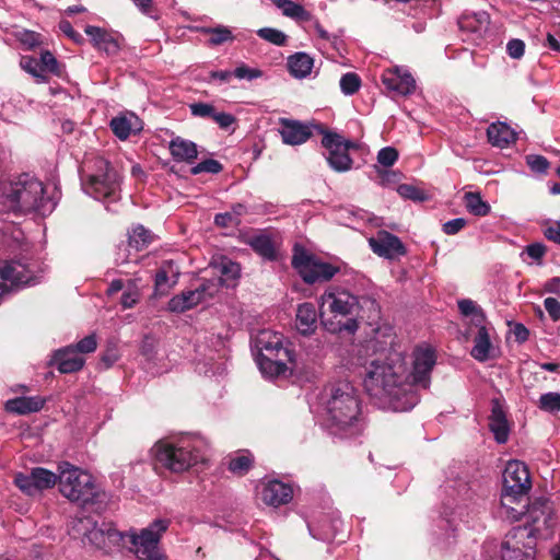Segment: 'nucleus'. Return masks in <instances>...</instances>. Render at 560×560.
Returning <instances> with one entry per match:
<instances>
[{"label": "nucleus", "instance_id": "58836bf2", "mask_svg": "<svg viewBox=\"0 0 560 560\" xmlns=\"http://www.w3.org/2000/svg\"><path fill=\"white\" fill-rule=\"evenodd\" d=\"M198 31L202 34L210 35L209 44L211 46H219L228 42L234 40V35L229 26L219 24L217 26H202Z\"/></svg>", "mask_w": 560, "mask_h": 560}, {"label": "nucleus", "instance_id": "c756f323", "mask_svg": "<svg viewBox=\"0 0 560 560\" xmlns=\"http://www.w3.org/2000/svg\"><path fill=\"white\" fill-rule=\"evenodd\" d=\"M203 287L182 292L170 300L168 310L174 313H183L198 305L203 300Z\"/></svg>", "mask_w": 560, "mask_h": 560}, {"label": "nucleus", "instance_id": "ddd939ff", "mask_svg": "<svg viewBox=\"0 0 560 560\" xmlns=\"http://www.w3.org/2000/svg\"><path fill=\"white\" fill-rule=\"evenodd\" d=\"M292 266L302 279L310 284L328 281L339 271L338 267L322 261L299 247L294 248Z\"/></svg>", "mask_w": 560, "mask_h": 560}, {"label": "nucleus", "instance_id": "6ab92c4d", "mask_svg": "<svg viewBox=\"0 0 560 560\" xmlns=\"http://www.w3.org/2000/svg\"><path fill=\"white\" fill-rule=\"evenodd\" d=\"M310 535L322 541L334 540L343 528V522L338 512L320 514L314 522L307 523Z\"/></svg>", "mask_w": 560, "mask_h": 560}, {"label": "nucleus", "instance_id": "f03ea898", "mask_svg": "<svg viewBox=\"0 0 560 560\" xmlns=\"http://www.w3.org/2000/svg\"><path fill=\"white\" fill-rule=\"evenodd\" d=\"M168 526V520L158 518L139 533L133 528L119 530L112 522L97 523L85 516L73 520L69 533L107 555L127 550L139 560H162L159 542Z\"/></svg>", "mask_w": 560, "mask_h": 560}, {"label": "nucleus", "instance_id": "f257e3e1", "mask_svg": "<svg viewBox=\"0 0 560 560\" xmlns=\"http://www.w3.org/2000/svg\"><path fill=\"white\" fill-rule=\"evenodd\" d=\"M387 345H392V340L381 342L371 338L358 349V362L365 370L363 386L380 408L409 411L420 400L417 389L430 387L436 355L430 347L416 348L411 372L406 376L405 358L387 349Z\"/></svg>", "mask_w": 560, "mask_h": 560}, {"label": "nucleus", "instance_id": "4d7b16f0", "mask_svg": "<svg viewBox=\"0 0 560 560\" xmlns=\"http://www.w3.org/2000/svg\"><path fill=\"white\" fill-rule=\"evenodd\" d=\"M75 349V352L80 355L92 353L97 348V339L95 334H91L89 336H85L80 341H78L75 345H72Z\"/></svg>", "mask_w": 560, "mask_h": 560}, {"label": "nucleus", "instance_id": "680f3d73", "mask_svg": "<svg viewBox=\"0 0 560 560\" xmlns=\"http://www.w3.org/2000/svg\"><path fill=\"white\" fill-rule=\"evenodd\" d=\"M529 258H532L538 265L541 264V259L546 254V246L541 243H533L525 247L524 252Z\"/></svg>", "mask_w": 560, "mask_h": 560}, {"label": "nucleus", "instance_id": "39448f33", "mask_svg": "<svg viewBox=\"0 0 560 560\" xmlns=\"http://www.w3.org/2000/svg\"><path fill=\"white\" fill-rule=\"evenodd\" d=\"M0 205L7 212L14 214L35 212L46 217L55 210L57 198L48 194L36 176L23 173L0 182Z\"/></svg>", "mask_w": 560, "mask_h": 560}, {"label": "nucleus", "instance_id": "423d86ee", "mask_svg": "<svg viewBox=\"0 0 560 560\" xmlns=\"http://www.w3.org/2000/svg\"><path fill=\"white\" fill-rule=\"evenodd\" d=\"M209 443L198 433H179L158 441L152 447L156 463L166 470L182 474L205 463Z\"/></svg>", "mask_w": 560, "mask_h": 560}, {"label": "nucleus", "instance_id": "49530a36", "mask_svg": "<svg viewBox=\"0 0 560 560\" xmlns=\"http://www.w3.org/2000/svg\"><path fill=\"white\" fill-rule=\"evenodd\" d=\"M272 3L282 11L283 15L305 21L308 19V12L299 3L293 0H271Z\"/></svg>", "mask_w": 560, "mask_h": 560}, {"label": "nucleus", "instance_id": "0eeeda50", "mask_svg": "<svg viewBox=\"0 0 560 560\" xmlns=\"http://www.w3.org/2000/svg\"><path fill=\"white\" fill-rule=\"evenodd\" d=\"M359 307V296L349 290L330 285L319 298V316L323 327L331 334L354 335L359 329L355 318Z\"/></svg>", "mask_w": 560, "mask_h": 560}, {"label": "nucleus", "instance_id": "b1692460", "mask_svg": "<svg viewBox=\"0 0 560 560\" xmlns=\"http://www.w3.org/2000/svg\"><path fill=\"white\" fill-rule=\"evenodd\" d=\"M84 32L97 50L103 51L107 56H116L119 52L120 44L118 36L113 32L93 25H88Z\"/></svg>", "mask_w": 560, "mask_h": 560}, {"label": "nucleus", "instance_id": "20e7f679", "mask_svg": "<svg viewBox=\"0 0 560 560\" xmlns=\"http://www.w3.org/2000/svg\"><path fill=\"white\" fill-rule=\"evenodd\" d=\"M447 499L441 512V527L448 538L455 537L459 525L468 529L482 527V515L486 513L487 501L478 493V483L467 475L450 478L445 486Z\"/></svg>", "mask_w": 560, "mask_h": 560}, {"label": "nucleus", "instance_id": "c9c22d12", "mask_svg": "<svg viewBox=\"0 0 560 560\" xmlns=\"http://www.w3.org/2000/svg\"><path fill=\"white\" fill-rule=\"evenodd\" d=\"M170 151L175 161L191 162L197 158V145L189 140L179 137L170 142Z\"/></svg>", "mask_w": 560, "mask_h": 560}, {"label": "nucleus", "instance_id": "e2e57ef3", "mask_svg": "<svg viewBox=\"0 0 560 560\" xmlns=\"http://www.w3.org/2000/svg\"><path fill=\"white\" fill-rule=\"evenodd\" d=\"M397 192L406 199L422 200V192L417 187L409 184L399 185Z\"/></svg>", "mask_w": 560, "mask_h": 560}, {"label": "nucleus", "instance_id": "72a5a7b5", "mask_svg": "<svg viewBox=\"0 0 560 560\" xmlns=\"http://www.w3.org/2000/svg\"><path fill=\"white\" fill-rule=\"evenodd\" d=\"M44 399L39 396L16 397L5 402V410L18 415H27L40 410L44 406Z\"/></svg>", "mask_w": 560, "mask_h": 560}, {"label": "nucleus", "instance_id": "393cba45", "mask_svg": "<svg viewBox=\"0 0 560 560\" xmlns=\"http://www.w3.org/2000/svg\"><path fill=\"white\" fill-rule=\"evenodd\" d=\"M488 425L498 443L502 444L508 441L510 427L503 406L498 399H493L491 402V415L489 416Z\"/></svg>", "mask_w": 560, "mask_h": 560}, {"label": "nucleus", "instance_id": "bb28decb", "mask_svg": "<svg viewBox=\"0 0 560 560\" xmlns=\"http://www.w3.org/2000/svg\"><path fill=\"white\" fill-rule=\"evenodd\" d=\"M506 494L508 491H505V489L502 488L500 506L497 513L500 517L510 521H518L520 517L524 514V509L527 506L526 495L511 494L510 500H505Z\"/></svg>", "mask_w": 560, "mask_h": 560}, {"label": "nucleus", "instance_id": "4c0bfd02", "mask_svg": "<svg viewBox=\"0 0 560 560\" xmlns=\"http://www.w3.org/2000/svg\"><path fill=\"white\" fill-rule=\"evenodd\" d=\"M141 279L138 277L127 279V287L122 291L119 304L124 310L131 308L140 301Z\"/></svg>", "mask_w": 560, "mask_h": 560}, {"label": "nucleus", "instance_id": "7ed1b4c3", "mask_svg": "<svg viewBox=\"0 0 560 560\" xmlns=\"http://www.w3.org/2000/svg\"><path fill=\"white\" fill-rule=\"evenodd\" d=\"M322 424L331 436L352 439L364 430L357 389L349 382L331 384L318 398Z\"/></svg>", "mask_w": 560, "mask_h": 560}, {"label": "nucleus", "instance_id": "7c9ffc66", "mask_svg": "<svg viewBox=\"0 0 560 560\" xmlns=\"http://www.w3.org/2000/svg\"><path fill=\"white\" fill-rule=\"evenodd\" d=\"M179 270L172 261H165L156 271L154 277V287L158 294H164L177 282Z\"/></svg>", "mask_w": 560, "mask_h": 560}, {"label": "nucleus", "instance_id": "4be33fe9", "mask_svg": "<svg viewBox=\"0 0 560 560\" xmlns=\"http://www.w3.org/2000/svg\"><path fill=\"white\" fill-rule=\"evenodd\" d=\"M382 81L387 90L401 96L410 95L416 90V81L406 68L395 67L386 70L383 73Z\"/></svg>", "mask_w": 560, "mask_h": 560}, {"label": "nucleus", "instance_id": "6e6552de", "mask_svg": "<svg viewBox=\"0 0 560 560\" xmlns=\"http://www.w3.org/2000/svg\"><path fill=\"white\" fill-rule=\"evenodd\" d=\"M252 346L257 351L256 363L264 377L273 380L287 375L288 364L294 361V349L282 334L261 329L252 336Z\"/></svg>", "mask_w": 560, "mask_h": 560}, {"label": "nucleus", "instance_id": "13d9d810", "mask_svg": "<svg viewBox=\"0 0 560 560\" xmlns=\"http://www.w3.org/2000/svg\"><path fill=\"white\" fill-rule=\"evenodd\" d=\"M233 75L238 80L253 81L262 75V71L257 68H249L245 63H242L235 68Z\"/></svg>", "mask_w": 560, "mask_h": 560}, {"label": "nucleus", "instance_id": "864d4df0", "mask_svg": "<svg viewBox=\"0 0 560 560\" xmlns=\"http://www.w3.org/2000/svg\"><path fill=\"white\" fill-rule=\"evenodd\" d=\"M14 485L22 492H24L27 495H35L37 493L36 488H35V480H33L31 478V472L30 474H23V472L15 474Z\"/></svg>", "mask_w": 560, "mask_h": 560}, {"label": "nucleus", "instance_id": "ea45409f", "mask_svg": "<svg viewBox=\"0 0 560 560\" xmlns=\"http://www.w3.org/2000/svg\"><path fill=\"white\" fill-rule=\"evenodd\" d=\"M31 478L35 480L36 492H40L43 490H47L52 488L56 482H59V475L57 476L55 472L43 468L35 467L31 470Z\"/></svg>", "mask_w": 560, "mask_h": 560}, {"label": "nucleus", "instance_id": "f704fd0d", "mask_svg": "<svg viewBox=\"0 0 560 560\" xmlns=\"http://www.w3.org/2000/svg\"><path fill=\"white\" fill-rule=\"evenodd\" d=\"M288 67L292 77L304 79L311 74L314 59L306 52H295L288 58Z\"/></svg>", "mask_w": 560, "mask_h": 560}, {"label": "nucleus", "instance_id": "2eb2a0df", "mask_svg": "<svg viewBox=\"0 0 560 560\" xmlns=\"http://www.w3.org/2000/svg\"><path fill=\"white\" fill-rule=\"evenodd\" d=\"M20 66L25 72L35 78L37 82H46L48 74L61 77L63 73L62 66L48 50H43L39 58L22 56Z\"/></svg>", "mask_w": 560, "mask_h": 560}, {"label": "nucleus", "instance_id": "3c124183", "mask_svg": "<svg viewBox=\"0 0 560 560\" xmlns=\"http://www.w3.org/2000/svg\"><path fill=\"white\" fill-rule=\"evenodd\" d=\"M339 85L345 95H353L361 86V79L357 73L348 72L341 77Z\"/></svg>", "mask_w": 560, "mask_h": 560}, {"label": "nucleus", "instance_id": "69168bd1", "mask_svg": "<svg viewBox=\"0 0 560 560\" xmlns=\"http://www.w3.org/2000/svg\"><path fill=\"white\" fill-rule=\"evenodd\" d=\"M545 310L553 322L560 319V302L555 298H547L544 301Z\"/></svg>", "mask_w": 560, "mask_h": 560}, {"label": "nucleus", "instance_id": "473e14b6", "mask_svg": "<svg viewBox=\"0 0 560 560\" xmlns=\"http://www.w3.org/2000/svg\"><path fill=\"white\" fill-rule=\"evenodd\" d=\"M477 327L478 332L474 339V347L470 354L475 360L486 362L490 359L492 350L490 335L485 324Z\"/></svg>", "mask_w": 560, "mask_h": 560}, {"label": "nucleus", "instance_id": "4468645a", "mask_svg": "<svg viewBox=\"0 0 560 560\" xmlns=\"http://www.w3.org/2000/svg\"><path fill=\"white\" fill-rule=\"evenodd\" d=\"M524 525L513 527L510 536L516 538H527L533 540L542 534V530L553 526L551 509L547 503H534L527 511Z\"/></svg>", "mask_w": 560, "mask_h": 560}, {"label": "nucleus", "instance_id": "aec40b11", "mask_svg": "<svg viewBox=\"0 0 560 560\" xmlns=\"http://www.w3.org/2000/svg\"><path fill=\"white\" fill-rule=\"evenodd\" d=\"M258 490L262 502L275 508L289 503L293 498L291 485L278 479H262Z\"/></svg>", "mask_w": 560, "mask_h": 560}, {"label": "nucleus", "instance_id": "a18cd8bd", "mask_svg": "<svg viewBox=\"0 0 560 560\" xmlns=\"http://www.w3.org/2000/svg\"><path fill=\"white\" fill-rule=\"evenodd\" d=\"M360 307L357 311V316L362 318L366 317L370 324L375 323L380 318L381 307L377 301L371 296L359 298Z\"/></svg>", "mask_w": 560, "mask_h": 560}, {"label": "nucleus", "instance_id": "774afa93", "mask_svg": "<svg viewBox=\"0 0 560 560\" xmlns=\"http://www.w3.org/2000/svg\"><path fill=\"white\" fill-rule=\"evenodd\" d=\"M466 225V220L463 218H456L450 220L443 224V232L447 235H454L458 233Z\"/></svg>", "mask_w": 560, "mask_h": 560}, {"label": "nucleus", "instance_id": "c03bdc74", "mask_svg": "<svg viewBox=\"0 0 560 560\" xmlns=\"http://www.w3.org/2000/svg\"><path fill=\"white\" fill-rule=\"evenodd\" d=\"M464 201L468 212L474 215L485 217L490 213V205L482 200L479 192H465Z\"/></svg>", "mask_w": 560, "mask_h": 560}, {"label": "nucleus", "instance_id": "603ef678", "mask_svg": "<svg viewBox=\"0 0 560 560\" xmlns=\"http://www.w3.org/2000/svg\"><path fill=\"white\" fill-rule=\"evenodd\" d=\"M218 269L225 280H235L241 275V266L229 258H222L218 264Z\"/></svg>", "mask_w": 560, "mask_h": 560}, {"label": "nucleus", "instance_id": "0e129e2a", "mask_svg": "<svg viewBox=\"0 0 560 560\" xmlns=\"http://www.w3.org/2000/svg\"><path fill=\"white\" fill-rule=\"evenodd\" d=\"M506 51L513 59H520L525 52V44L521 39H511L506 45Z\"/></svg>", "mask_w": 560, "mask_h": 560}, {"label": "nucleus", "instance_id": "338daca9", "mask_svg": "<svg viewBox=\"0 0 560 560\" xmlns=\"http://www.w3.org/2000/svg\"><path fill=\"white\" fill-rule=\"evenodd\" d=\"M59 28L65 35H67L69 38H71L74 43H77V44L83 43V40H84L83 36L80 33H78L77 31H74V28L72 27V25L69 21H66V20L60 21Z\"/></svg>", "mask_w": 560, "mask_h": 560}, {"label": "nucleus", "instance_id": "1a4fd4ad", "mask_svg": "<svg viewBox=\"0 0 560 560\" xmlns=\"http://www.w3.org/2000/svg\"><path fill=\"white\" fill-rule=\"evenodd\" d=\"M83 191L95 200L109 205L120 198V176L110 163L102 156L86 158L80 170Z\"/></svg>", "mask_w": 560, "mask_h": 560}, {"label": "nucleus", "instance_id": "37998d69", "mask_svg": "<svg viewBox=\"0 0 560 560\" xmlns=\"http://www.w3.org/2000/svg\"><path fill=\"white\" fill-rule=\"evenodd\" d=\"M153 241V234L150 230L143 225L135 226L129 233L128 243L129 246L137 252L147 248Z\"/></svg>", "mask_w": 560, "mask_h": 560}, {"label": "nucleus", "instance_id": "f8f14e48", "mask_svg": "<svg viewBox=\"0 0 560 560\" xmlns=\"http://www.w3.org/2000/svg\"><path fill=\"white\" fill-rule=\"evenodd\" d=\"M319 132L323 135L322 145L327 151L325 156L329 167L337 173L350 171L353 160L349 151L358 149V144L337 132L325 129H319Z\"/></svg>", "mask_w": 560, "mask_h": 560}, {"label": "nucleus", "instance_id": "9d476101", "mask_svg": "<svg viewBox=\"0 0 560 560\" xmlns=\"http://www.w3.org/2000/svg\"><path fill=\"white\" fill-rule=\"evenodd\" d=\"M59 469V491L61 494L79 504L104 503L108 500V494L100 489L91 474L78 468L68 462L58 466Z\"/></svg>", "mask_w": 560, "mask_h": 560}, {"label": "nucleus", "instance_id": "412c9836", "mask_svg": "<svg viewBox=\"0 0 560 560\" xmlns=\"http://www.w3.org/2000/svg\"><path fill=\"white\" fill-rule=\"evenodd\" d=\"M369 244L372 250L381 257L388 259L398 258L406 254V248L401 241L387 231H378L376 236L371 237Z\"/></svg>", "mask_w": 560, "mask_h": 560}, {"label": "nucleus", "instance_id": "6e6d98bb", "mask_svg": "<svg viewBox=\"0 0 560 560\" xmlns=\"http://www.w3.org/2000/svg\"><path fill=\"white\" fill-rule=\"evenodd\" d=\"M222 171L220 162L213 159L201 161L197 165L191 167V174L197 175L200 173L218 174Z\"/></svg>", "mask_w": 560, "mask_h": 560}, {"label": "nucleus", "instance_id": "bf43d9fd", "mask_svg": "<svg viewBox=\"0 0 560 560\" xmlns=\"http://www.w3.org/2000/svg\"><path fill=\"white\" fill-rule=\"evenodd\" d=\"M398 159V152L393 147H385L381 149L377 153V162L385 166L390 167L393 166Z\"/></svg>", "mask_w": 560, "mask_h": 560}, {"label": "nucleus", "instance_id": "052dcab7", "mask_svg": "<svg viewBox=\"0 0 560 560\" xmlns=\"http://www.w3.org/2000/svg\"><path fill=\"white\" fill-rule=\"evenodd\" d=\"M191 115L196 117L201 118H213V115H215V108L213 105L209 103H194L189 106Z\"/></svg>", "mask_w": 560, "mask_h": 560}, {"label": "nucleus", "instance_id": "c85d7f7f", "mask_svg": "<svg viewBox=\"0 0 560 560\" xmlns=\"http://www.w3.org/2000/svg\"><path fill=\"white\" fill-rule=\"evenodd\" d=\"M225 354L210 351L203 359H198L196 370L206 376H221L226 372Z\"/></svg>", "mask_w": 560, "mask_h": 560}, {"label": "nucleus", "instance_id": "79ce46f5", "mask_svg": "<svg viewBox=\"0 0 560 560\" xmlns=\"http://www.w3.org/2000/svg\"><path fill=\"white\" fill-rule=\"evenodd\" d=\"M254 456L248 451L235 453L229 462V470L235 475H245L253 466Z\"/></svg>", "mask_w": 560, "mask_h": 560}, {"label": "nucleus", "instance_id": "09e8293b", "mask_svg": "<svg viewBox=\"0 0 560 560\" xmlns=\"http://www.w3.org/2000/svg\"><path fill=\"white\" fill-rule=\"evenodd\" d=\"M538 407L546 412L560 411V393L549 392L539 397Z\"/></svg>", "mask_w": 560, "mask_h": 560}, {"label": "nucleus", "instance_id": "5fc2aeb1", "mask_svg": "<svg viewBox=\"0 0 560 560\" xmlns=\"http://www.w3.org/2000/svg\"><path fill=\"white\" fill-rule=\"evenodd\" d=\"M526 164L530 171L536 174H546L550 166L549 161L544 155L539 154L526 155Z\"/></svg>", "mask_w": 560, "mask_h": 560}, {"label": "nucleus", "instance_id": "9b49d317", "mask_svg": "<svg viewBox=\"0 0 560 560\" xmlns=\"http://www.w3.org/2000/svg\"><path fill=\"white\" fill-rule=\"evenodd\" d=\"M37 262L26 257L0 265V299L12 290L38 282Z\"/></svg>", "mask_w": 560, "mask_h": 560}, {"label": "nucleus", "instance_id": "de8ad7c7", "mask_svg": "<svg viewBox=\"0 0 560 560\" xmlns=\"http://www.w3.org/2000/svg\"><path fill=\"white\" fill-rule=\"evenodd\" d=\"M110 129L120 140L127 139L131 133V121L125 116L114 117L110 120Z\"/></svg>", "mask_w": 560, "mask_h": 560}, {"label": "nucleus", "instance_id": "5701e85b", "mask_svg": "<svg viewBox=\"0 0 560 560\" xmlns=\"http://www.w3.org/2000/svg\"><path fill=\"white\" fill-rule=\"evenodd\" d=\"M85 363V359L75 352L73 346H67L52 352L50 364L55 365L62 374H69L80 371Z\"/></svg>", "mask_w": 560, "mask_h": 560}, {"label": "nucleus", "instance_id": "cd10ccee", "mask_svg": "<svg viewBox=\"0 0 560 560\" xmlns=\"http://www.w3.org/2000/svg\"><path fill=\"white\" fill-rule=\"evenodd\" d=\"M318 313L315 305L311 302L302 303L298 306L295 316V327L302 335H311L317 328Z\"/></svg>", "mask_w": 560, "mask_h": 560}, {"label": "nucleus", "instance_id": "a878e982", "mask_svg": "<svg viewBox=\"0 0 560 560\" xmlns=\"http://www.w3.org/2000/svg\"><path fill=\"white\" fill-rule=\"evenodd\" d=\"M523 538H512L510 533L506 535V540L501 546L502 560H533L534 559V541L529 540L523 542L526 550H522L518 546Z\"/></svg>", "mask_w": 560, "mask_h": 560}, {"label": "nucleus", "instance_id": "a211bd4d", "mask_svg": "<svg viewBox=\"0 0 560 560\" xmlns=\"http://www.w3.org/2000/svg\"><path fill=\"white\" fill-rule=\"evenodd\" d=\"M489 25L490 16L485 11L464 13L458 19L462 39L475 45L483 39Z\"/></svg>", "mask_w": 560, "mask_h": 560}, {"label": "nucleus", "instance_id": "f3484780", "mask_svg": "<svg viewBox=\"0 0 560 560\" xmlns=\"http://www.w3.org/2000/svg\"><path fill=\"white\" fill-rule=\"evenodd\" d=\"M323 129L320 126L301 121L292 118L281 117L278 119V128L281 140L284 144L296 147L302 145L313 136V130Z\"/></svg>", "mask_w": 560, "mask_h": 560}, {"label": "nucleus", "instance_id": "2f4dec72", "mask_svg": "<svg viewBox=\"0 0 560 560\" xmlns=\"http://www.w3.org/2000/svg\"><path fill=\"white\" fill-rule=\"evenodd\" d=\"M489 142L499 148H506L516 140L515 131L505 122H493L487 129Z\"/></svg>", "mask_w": 560, "mask_h": 560}, {"label": "nucleus", "instance_id": "dca6fc26", "mask_svg": "<svg viewBox=\"0 0 560 560\" xmlns=\"http://www.w3.org/2000/svg\"><path fill=\"white\" fill-rule=\"evenodd\" d=\"M532 482L527 466L520 460H510L503 471V488L508 491L505 500L512 495H526Z\"/></svg>", "mask_w": 560, "mask_h": 560}, {"label": "nucleus", "instance_id": "e433bc0d", "mask_svg": "<svg viewBox=\"0 0 560 560\" xmlns=\"http://www.w3.org/2000/svg\"><path fill=\"white\" fill-rule=\"evenodd\" d=\"M247 244L264 259L270 261L277 259L276 246L270 236L266 234L254 235L248 240Z\"/></svg>", "mask_w": 560, "mask_h": 560}, {"label": "nucleus", "instance_id": "8fccbe9b", "mask_svg": "<svg viewBox=\"0 0 560 560\" xmlns=\"http://www.w3.org/2000/svg\"><path fill=\"white\" fill-rule=\"evenodd\" d=\"M257 35L261 39L269 42L277 46H284L287 43V39H288V36L282 31H279V30L272 28V27L259 28L257 31Z\"/></svg>", "mask_w": 560, "mask_h": 560}, {"label": "nucleus", "instance_id": "a19ab883", "mask_svg": "<svg viewBox=\"0 0 560 560\" xmlns=\"http://www.w3.org/2000/svg\"><path fill=\"white\" fill-rule=\"evenodd\" d=\"M458 310L463 316L470 317L475 326L486 323V315L482 308L470 299H462L457 302Z\"/></svg>", "mask_w": 560, "mask_h": 560}]
</instances>
